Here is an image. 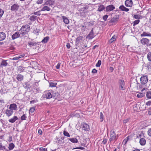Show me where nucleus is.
Wrapping results in <instances>:
<instances>
[{
    "label": "nucleus",
    "mask_w": 151,
    "mask_h": 151,
    "mask_svg": "<svg viewBox=\"0 0 151 151\" xmlns=\"http://www.w3.org/2000/svg\"><path fill=\"white\" fill-rule=\"evenodd\" d=\"M146 140L144 138H141L139 142L140 145L142 146L146 144Z\"/></svg>",
    "instance_id": "obj_24"
},
{
    "label": "nucleus",
    "mask_w": 151,
    "mask_h": 151,
    "mask_svg": "<svg viewBox=\"0 0 151 151\" xmlns=\"http://www.w3.org/2000/svg\"><path fill=\"white\" fill-rule=\"evenodd\" d=\"M104 115L102 112H101L100 114V119H101L100 122H102L104 120Z\"/></svg>",
    "instance_id": "obj_40"
},
{
    "label": "nucleus",
    "mask_w": 151,
    "mask_h": 151,
    "mask_svg": "<svg viewBox=\"0 0 151 151\" xmlns=\"http://www.w3.org/2000/svg\"><path fill=\"white\" fill-rule=\"evenodd\" d=\"M17 71L19 73H21L24 71L25 70V67L22 66H19L17 67Z\"/></svg>",
    "instance_id": "obj_22"
},
{
    "label": "nucleus",
    "mask_w": 151,
    "mask_h": 151,
    "mask_svg": "<svg viewBox=\"0 0 151 151\" xmlns=\"http://www.w3.org/2000/svg\"><path fill=\"white\" fill-rule=\"evenodd\" d=\"M35 110V109L34 108L32 107H31L29 110V112L30 113H33V112Z\"/></svg>",
    "instance_id": "obj_51"
},
{
    "label": "nucleus",
    "mask_w": 151,
    "mask_h": 151,
    "mask_svg": "<svg viewBox=\"0 0 151 151\" xmlns=\"http://www.w3.org/2000/svg\"><path fill=\"white\" fill-rule=\"evenodd\" d=\"M101 61L100 60L98 61L97 63L96 64V66L97 67H99L101 65Z\"/></svg>",
    "instance_id": "obj_48"
},
{
    "label": "nucleus",
    "mask_w": 151,
    "mask_h": 151,
    "mask_svg": "<svg viewBox=\"0 0 151 151\" xmlns=\"http://www.w3.org/2000/svg\"><path fill=\"white\" fill-rule=\"evenodd\" d=\"M7 60H2L0 63V68H3L4 67H6L8 65V63L6 62Z\"/></svg>",
    "instance_id": "obj_12"
},
{
    "label": "nucleus",
    "mask_w": 151,
    "mask_h": 151,
    "mask_svg": "<svg viewBox=\"0 0 151 151\" xmlns=\"http://www.w3.org/2000/svg\"><path fill=\"white\" fill-rule=\"evenodd\" d=\"M87 10H81L80 12V16L83 17H86L87 13Z\"/></svg>",
    "instance_id": "obj_19"
},
{
    "label": "nucleus",
    "mask_w": 151,
    "mask_h": 151,
    "mask_svg": "<svg viewBox=\"0 0 151 151\" xmlns=\"http://www.w3.org/2000/svg\"><path fill=\"white\" fill-rule=\"evenodd\" d=\"M13 111L12 110L9 109L6 110L5 111V114L8 117H9L11 116L13 113Z\"/></svg>",
    "instance_id": "obj_13"
},
{
    "label": "nucleus",
    "mask_w": 151,
    "mask_h": 151,
    "mask_svg": "<svg viewBox=\"0 0 151 151\" xmlns=\"http://www.w3.org/2000/svg\"><path fill=\"white\" fill-rule=\"evenodd\" d=\"M145 67L147 68L148 69L151 68V63L148 62L145 65Z\"/></svg>",
    "instance_id": "obj_46"
},
{
    "label": "nucleus",
    "mask_w": 151,
    "mask_h": 151,
    "mask_svg": "<svg viewBox=\"0 0 151 151\" xmlns=\"http://www.w3.org/2000/svg\"><path fill=\"white\" fill-rule=\"evenodd\" d=\"M31 83L29 81L24 82L23 84V87L24 88L28 90L31 87Z\"/></svg>",
    "instance_id": "obj_11"
},
{
    "label": "nucleus",
    "mask_w": 151,
    "mask_h": 151,
    "mask_svg": "<svg viewBox=\"0 0 151 151\" xmlns=\"http://www.w3.org/2000/svg\"><path fill=\"white\" fill-rule=\"evenodd\" d=\"M30 29V28L29 25L26 24L23 25L19 30L20 34L23 35L22 36H21V37H22L24 35L27 34Z\"/></svg>",
    "instance_id": "obj_1"
},
{
    "label": "nucleus",
    "mask_w": 151,
    "mask_h": 151,
    "mask_svg": "<svg viewBox=\"0 0 151 151\" xmlns=\"http://www.w3.org/2000/svg\"><path fill=\"white\" fill-rule=\"evenodd\" d=\"M119 15H115L109 21V23H112L114 24H115L117 23L119 20Z\"/></svg>",
    "instance_id": "obj_6"
},
{
    "label": "nucleus",
    "mask_w": 151,
    "mask_h": 151,
    "mask_svg": "<svg viewBox=\"0 0 151 151\" xmlns=\"http://www.w3.org/2000/svg\"><path fill=\"white\" fill-rule=\"evenodd\" d=\"M147 58L149 61L151 62V52H149L147 53Z\"/></svg>",
    "instance_id": "obj_39"
},
{
    "label": "nucleus",
    "mask_w": 151,
    "mask_h": 151,
    "mask_svg": "<svg viewBox=\"0 0 151 151\" xmlns=\"http://www.w3.org/2000/svg\"><path fill=\"white\" fill-rule=\"evenodd\" d=\"M19 6L17 4H14L10 7L11 10L13 12H16L19 9Z\"/></svg>",
    "instance_id": "obj_8"
},
{
    "label": "nucleus",
    "mask_w": 151,
    "mask_h": 151,
    "mask_svg": "<svg viewBox=\"0 0 151 151\" xmlns=\"http://www.w3.org/2000/svg\"><path fill=\"white\" fill-rule=\"evenodd\" d=\"M5 149V147L4 146H2V144L0 143V150H3Z\"/></svg>",
    "instance_id": "obj_55"
},
{
    "label": "nucleus",
    "mask_w": 151,
    "mask_h": 151,
    "mask_svg": "<svg viewBox=\"0 0 151 151\" xmlns=\"http://www.w3.org/2000/svg\"><path fill=\"white\" fill-rule=\"evenodd\" d=\"M147 132L148 135L151 137V128L148 129Z\"/></svg>",
    "instance_id": "obj_63"
},
{
    "label": "nucleus",
    "mask_w": 151,
    "mask_h": 151,
    "mask_svg": "<svg viewBox=\"0 0 151 151\" xmlns=\"http://www.w3.org/2000/svg\"><path fill=\"white\" fill-rule=\"evenodd\" d=\"M87 24L89 26L93 25L94 24V22H88Z\"/></svg>",
    "instance_id": "obj_53"
},
{
    "label": "nucleus",
    "mask_w": 151,
    "mask_h": 151,
    "mask_svg": "<svg viewBox=\"0 0 151 151\" xmlns=\"http://www.w3.org/2000/svg\"><path fill=\"white\" fill-rule=\"evenodd\" d=\"M133 2L132 0H126L125 2V4L126 6L132 7Z\"/></svg>",
    "instance_id": "obj_17"
},
{
    "label": "nucleus",
    "mask_w": 151,
    "mask_h": 151,
    "mask_svg": "<svg viewBox=\"0 0 151 151\" xmlns=\"http://www.w3.org/2000/svg\"><path fill=\"white\" fill-rule=\"evenodd\" d=\"M37 43H38L33 42H30L28 43V46L30 47H31L33 46H36L37 45Z\"/></svg>",
    "instance_id": "obj_33"
},
{
    "label": "nucleus",
    "mask_w": 151,
    "mask_h": 151,
    "mask_svg": "<svg viewBox=\"0 0 151 151\" xmlns=\"http://www.w3.org/2000/svg\"><path fill=\"white\" fill-rule=\"evenodd\" d=\"M24 76L21 74H18L16 77V79L18 81H21L24 79Z\"/></svg>",
    "instance_id": "obj_20"
},
{
    "label": "nucleus",
    "mask_w": 151,
    "mask_h": 151,
    "mask_svg": "<svg viewBox=\"0 0 151 151\" xmlns=\"http://www.w3.org/2000/svg\"><path fill=\"white\" fill-rule=\"evenodd\" d=\"M60 96V94L58 92H55L52 94V97L55 99H56L57 98L59 97Z\"/></svg>",
    "instance_id": "obj_32"
},
{
    "label": "nucleus",
    "mask_w": 151,
    "mask_h": 151,
    "mask_svg": "<svg viewBox=\"0 0 151 151\" xmlns=\"http://www.w3.org/2000/svg\"><path fill=\"white\" fill-rule=\"evenodd\" d=\"M146 104L147 106H151V100L149 101H147V102L146 103Z\"/></svg>",
    "instance_id": "obj_64"
},
{
    "label": "nucleus",
    "mask_w": 151,
    "mask_h": 151,
    "mask_svg": "<svg viewBox=\"0 0 151 151\" xmlns=\"http://www.w3.org/2000/svg\"><path fill=\"white\" fill-rule=\"evenodd\" d=\"M83 38V37L82 36H79L76 39V44H78L80 43V41Z\"/></svg>",
    "instance_id": "obj_27"
},
{
    "label": "nucleus",
    "mask_w": 151,
    "mask_h": 151,
    "mask_svg": "<svg viewBox=\"0 0 151 151\" xmlns=\"http://www.w3.org/2000/svg\"><path fill=\"white\" fill-rule=\"evenodd\" d=\"M134 17L136 19H141L142 16L140 14H135L134 15Z\"/></svg>",
    "instance_id": "obj_37"
},
{
    "label": "nucleus",
    "mask_w": 151,
    "mask_h": 151,
    "mask_svg": "<svg viewBox=\"0 0 151 151\" xmlns=\"http://www.w3.org/2000/svg\"><path fill=\"white\" fill-rule=\"evenodd\" d=\"M68 140L73 143H77L78 142V139L75 138H69Z\"/></svg>",
    "instance_id": "obj_29"
},
{
    "label": "nucleus",
    "mask_w": 151,
    "mask_h": 151,
    "mask_svg": "<svg viewBox=\"0 0 151 151\" xmlns=\"http://www.w3.org/2000/svg\"><path fill=\"white\" fill-rule=\"evenodd\" d=\"M107 141L106 138V136H104L103 139V140L102 142V143L104 145H105Z\"/></svg>",
    "instance_id": "obj_47"
},
{
    "label": "nucleus",
    "mask_w": 151,
    "mask_h": 151,
    "mask_svg": "<svg viewBox=\"0 0 151 151\" xmlns=\"http://www.w3.org/2000/svg\"><path fill=\"white\" fill-rule=\"evenodd\" d=\"M104 9L105 7L103 5H101L100 6H99L98 9V11H99V12H101Z\"/></svg>",
    "instance_id": "obj_36"
},
{
    "label": "nucleus",
    "mask_w": 151,
    "mask_h": 151,
    "mask_svg": "<svg viewBox=\"0 0 151 151\" xmlns=\"http://www.w3.org/2000/svg\"><path fill=\"white\" fill-rule=\"evenodd\" d=\"M50 86L51 87H55L57 85V83L53 82H50L49 83Z\"/></svg>",
    "instance_id": "obj_45"
},
{
    "label": "nucleus",
    "mask_w": 151,
    "mask_h": 151,
    "mask_svg": "<svg viewBox=\"0 0 151 151\" xmlns=\"http://www.w3.org/2000/svg\"><path fill=\"white\" fill-rule=\"evenodd\" d=\"M57 139H58V143L60 144H63L64 143L59 138H57Z\"/></svg>",
    "instance_id": "obj_54"
},
{
    "label": "nucleus",
    "mask_w": 151,
    "mask_h": 151,
    "mask_svg": "<svg viewBox=\"0 0 151 151\" xmlns=\"http://www.w3.org/2000/svg\"><path fill=\"white\" fill-rule=\"evenodd\" d=\"M50 39L49 37L47 36L45 37L41 41V42L44 43H46Z\"/></svg>",
    "instance_id": "obj_30"
},
{
    "label": "nucleus",
    "mask_w": 151,
    "mask_h": 151,
    "mask_svg": "<svg viewBox=\"0 0 151 151\" xmlns=\"http://www.w3.org/2000/svg\"><path fill=\"white\" fill-rule=\"evenodd\" d=\"M51 9L47 6H44L40 11H50Z\"/></svg>",
    "instance_id": "obj_28"
},
{
    "label": "nucleus",
    "mask_w": 151,
    "mask_h": 151,
    "mask_svg": "<svg viewBox=\"0 0 151 151\" xmlns=\"http://www.w3.org/2000/svg\"><path fill=\"white\" fill-rule=\"evenodd\" d=\"M6 37V34L3 32H0V41L5 39Z\"/></svg>",
    "instance_id": "obj_21"
},
{
    "label": "nucleus",
    "mask_w": 151,
    "mask_h": 151,
    "mask_svg": "<svg viewBox=\"0 0 151 151\" xmlns=\"http://www.w3.org/2000/svg\"><path fill=\"white\" fill-rule=\"evenodd\" d=\"M45 97L47 99H50L52 97V94L49 91H47L45 94Z\"/></svg>",
    "instance_id": "obj_18"
},
{
    "label": "nucleus",
    "mask_w": 151,
    "mask_h": 151,
    "mask_svg": "<svg viewBox=\"0 0 151 151\" xmlns=\"http://www.w3.org/2000/svg\"><path fill=\"white\" fill-rule=\"evenodd\" d=\"M147 98L148 99H151V91H148L146 94Z\"/></svg>",
    "instance_id": "obj_38"
},
{
    "label": "nucleus",
    "mask_w": 151,
    "mask_h": 151,
    "mask_svg": "<svg viewBox=\"0 0 151 151\" xmlns=\"http://www.w3.org/2000/svg\"><path fill=\"white\" fill-rule=\"evenodd\" d=\"M145 95V94L142 93H139L137 95V97L138 98H142Z\"/></svg>",
    "instance_id": "obj_43"
},
{
    "label": "nucleus",
    "mask_w": 151,
    "mask_h": 151,
    "mask_svg": "<svg viewBox=\"0 0 151 151\" xmlns=\"http://www.w3.org/2000/svg\"><path fill=\"white\" fill-rule=\"evenodd\" d=\"M85 149V148L83 147H76L73 148V150L77 149H81V150H84Z\"/></svg>",
    "instance_id": "obj_56"
},
{
    "label": "nucleus",
    "mask_w": 151,
    "mask_h": 151,
    "mask_svg": "<svg viewBox=\"0 0 151 151\" xmlns=\"http://www.w3.org/2000/svg\"><path fill=\"white\" fill-rule=\"evenodd\" d=\"M63 134L65 136L68 137H70V135L69 133L65 130H64L63 131Z\"/></svg>",
    "instance_id": "obj_41"
},
{
    "label": "nucleus",
    "mask_w": 151,
    "mask_h": 151,
    "mask_svg": "<svg viewBox=\"0 0 151 151\" xmlns=\"http://www.w3.org/2000/svg\"><path fill=\"white\" fill-rule=\"evenodd\" d=\"M118 136L116 135L115 132L113 130H111L110 132V138L109 139L110 143H111L112 141L115 142L118 139Z\"/></svg>",
    "instance_id": "obj_2"
},
{
    "label": "nucleus",
    "mask_w": 151,
    "mask_h": 151,
    "mask_svg": "<svg viewBox=\"0 0 151 151\" xmlns=\"http://www.w3.org/2000/svg\"><path fill=\"white\" fill-rule=\"evenodd\" d=\"M150 40L147 38H143L140 40V42L143 45H146L147 46H151V43H150Z\"/></svg>",
    "instance_id": "obj_5"
},
{
    "label": "nucleus",
    "mask_w": 151,
    "mask_h": 151,
    "mask_svg": "<svg viewBox=\"0 0 151 151\" xmlns=\"http://www.w3.org/2000/svg\"><path fill=\"white\" fill-rule=\"evenodd\" d=\"M140 20L139 19H138L134 21L133 23V26H135V25L137 24L139 22Z\"/></svg>",
    "instance_id": "obj_49"
},
{
    "label": "nucleus",
    "mask_w": 151,
    "mask_h": 151,
    "mask_svg": "<svg viewBox=\"0 0 151 151\" xmlns=\"http://www.w3.org/2000/svg\"><path fill=\"white\" fill-rule=\"evenodd\" d=\"M39 150L40 151H47V148H45L43 147H40L39 148Z\"/></svg>",
    "instance_id": "obj_59"
},
{
    "label": "nucleus",
    "mask_w": 151,
    "mask_h": 151,
    "mask_svg": "<svg viewBox=\"0 0 151 151\" xmlns=\"http://www.w3.org/2000/svg\"><path fill=\"white\" fill-rule=\"evenodd\" d=\"M43 0H38L36 1V3L37 4H40L42 3Z\"/></svg>",
    "instance_id": "obj_60"
},
{
    "label": "nucleus",
    "mask_w": 151,
    "mask_h": 151,
    "mask_svg": "<svg viewBox=\"0 0 151 151\" xmlns=\"http://www.w3.org/2000/svg\"><path fill=\"white\" fill-rule=\"evenodd\" d=\"M37 17L36 16L32 15L30 17V20L32 21H34L37 19Z\"/></svg>",
    "instance_id": "obj_34"
},
{
    "label": "nucleus",
    "mask_w": 151,
    "mask_h": 151,
    "mask_svg": "<svg viewBox=\"0 0 151 151\" xmlns=\"http://www.w3.org/2000/svg\"><path fill=\"white\" fill-rule=\"evenodd\" d=\"M19 31H17L12 36V39L13 40H14L17 38L19 37L20 36V33Z\"/></svg>",
    "instance_id": "obj_14"
},
{
    "label": "nucleus",
    "mask_w": 151,
    "mask_h": 151,
    "mask_svg": "<svg viewBox=\"0 0 151 151\" xmlns=\"http://www.w3.org/2000/svg\"><path fill=\"white\" fill-rule=\"evenodd\" d=\"M125 7L123 5H121L119 7V9H120L122 11H124V10L125 8Z\"/></svg>",
    "instance_id": "obj_58"
},
{
    "label": "nucleus",
    "mask_w": 151,
    "mask_h": 151,
    "mask_svg": "<svg viewBox=\"0 0 151 151\" xmlns=\"http://www.w3.org/2000/svg\"><path fill=\"white\" fill-rule=\"evenodd\" d=\"M14 147V144L12 143H11L9 144V146L8 147V148L9 150H12L13 149Z\"/></svg>",
    "instance_id": "obj_35"
},
{
    "label": "nucleus",
    "mask_w": 151,
    "mask_h": 151,
    "mask_svg": "<svg viewBox=\"0 0 151 151\" xmlns=\"http://www.w3.org/2000/svg\"><path fill=\"white\" fill-rule=\"evenodd\" d=\"M81 127L83 130L86 131H88L90 130V128L88 124L86 123L83 122L81 124Z\"/></svg>",
    "instance_id": "obj_7"
},
{
    "label": "nucleus",
    "mask_w": 151,
    "mask_h": 151,
    "mask_svg": "<svg viewBox=\"0 0 151 151\" xmlns=\"http://www.w3.org/2000/svg\"><path fill=\"white\" fill-rule=\"evenodd\" d=\"M54 3L55 1L54 0H47L45 2L44 5L51 6L54 4Z\"/></svg>",
    "instance_id": "obj_16"
},
{
    "label": "nucleus",
    "mask_w": 151,
    "mask_h": 151,
    "mask_svg": "<svg viewBox=\"0 0 151 151\" xmlns=\"http://www.w3.org/2000/svg\"><path fill=\"white\" fill-rule=\"evenodd\" d=\"M95 35L93 32V28H92L91 31L86 37V38H88L89 40H91L95 37Z\"/></svg>",
    "instance_id": "obj_10"
},
{
    "label": "nucleus",
    "mask_w": 151,
    "mask_h": 151,
    "mask_svg": "<svg viewBox=\"0 0 151 151\" xmlns=\"http://www.w3.org/2000/svg\"><path fill=\"white\" fill-rule=\"evenodd\" d=\"M132 138V137L131 136H129L126 137L124 140L125 141H126L127 142L130 140L131 139V138Z\"/></svg>",
    "instance_id": "obj_44"
},
{
    "label": "nucleus",
    "mask_w": 151,
    "mask_h": 151,
    "mask_svg": "<svg viewBox=\"0 0 151 151\" xmlns=\"http://www.w3.org/2000/svg\"><path fill=\"white\" fill-rule=\"evenodd\" d=\"M4 12V11L3 9H0V19L1 18Z\"/></svg>",
    "instance_id": "obj_52"
},
{
    "label": "nucleus",
    "mask_w": 151,
    "mask_h": 151,
    "mask_svg": "<svg viewBox=\"0 0 151 151\" xmlns=\"http://www.w3.org/2000/svg\"><path fill=\"white\" fill-rule=\"evenodd\" d=\"M115 8V7L112 4L106 7V12L111 11L114 9Z\"/></svg>",
    "instance_id": "obj_15"
},
{
    "label": "nucleus",
    "mask_w": 151,
    "mask_h": 151,
    "mask_svg": "<svg viewBox=\"0 0 151 151\" xmlns=\"http://www.w3.org/2000/svg\"><path fill=\"white\" fill-rule=\"evenodd\" d=\"M130 119V118H128L126 119H124L123 120V122L125 124L127 122H129Z\"/></svg>",
    "instance_id": "obj_57"
},
{
    "label": "nucleus",
    "mask_w": 151,
    "mask_h": 151,
    "mask_svg": "<svg viewBox=\"0 0 151 151\" xmlns=\"http://www.w3.org/2000/svg\"><path fill=\"white\" fill-rule=\"evenodd\" d=\"M33 88L32 90L33 92L35 93L39 92L40 91V88L38 87L39 84L38 82H35L33 84Z\"/></svg>",
    "instance_id": "obj_3"
},
{
    "label": "nucleus",
    "mask_w": 151,
    "mask_h": 151,
    "mask_svg": "<svg viewBox=\"0 0 151 151\" xmlns=\"http://www.w3.org/2000/svg\"><path fill=\"white\" fill-rule=\"evenodd\" d=\"M26 118L27 116H26V115L25 114H24L22 116H21V119L22 120H24L26 119Z\"/></svg>",
    "instance_id": "obj_50"
},
{
    "label": "nucleus",
    "mask_w": 151,
    "mask_h": 151,
    "mask_svg": "<svg viewBox=\"0 0 151 151\" xmlns=\"http://www.w3.org/2000/svg\"><path fill=\"white\" fill-rule=\"evenodd\" d=\"M17 106L15 104L13 103L10 105L9 108L12 111L15 110H17Z\"/></svg>",
    "instance_id": "obj_23"
},
{
    "label": "nucleus",
    "mask_w": 151,
    "mask_h": 151,
    "mask_svg": "<svg viewBox=\"0 0 151 151\" xmlns=\"http://www.w3.org/2000/svg\"><path fill=\"white\" fill-rule=\"evenodd\" d=\"M143 85L140 84L139 83H137V88L138 89H141L142 88V85Z\"/></svg>",
    "instance_id": "obj_42"
},
{
    "label": "nucleus",
    "mask_w": 151,
    "mask_h": 151,
    "mask_svg": "<svg viewBox=\"0 0 151 151\" xmlns=\"http://www.w3.org/2000/svg\"><path fill=\"white\" fill-rule=\"evenodd\" d=\"M108 17V16L107 15H104L103 17V19L105 21H106L107 18Z\"/></svg>",
    "instance_id": "obj_62"
},
{
    "label": "nucleus",
    "mask_w": 151,
    "mask_h": 151,
    "mask_svg": "<svg viewBox=\"0 0 151 151\" xmlns=\"http://www.w3.org/2000/svg\"><path fill=\"white\" fill-rule=\"evenodd\" d=\"M18 119L16 116H14V117L9 119V121L10 123H13L14 122Z\"/></svg>",
    "instance_id": "obj_26"
},
{
    "label": "nucleus",
    "mask_w": 151,
    "mask_h": 151,
    "mask_svg": "<svg viewBox=\"0 0 151 151\" xmlns=\"http://www.w3.org/2000/svg\"><path fill=\"white\" fill-rule=\"evenodd\" d=\"M118 83L119 88L122 90H124L125 89L124 81L123 80H119Z\"/></svg>",
    "instance_id": "obj_9"
},
{
    "label": "nucleus",
    "mask_w": 151,
    "mask_h": 151,
    "mask_svg": "<svg viewBox=\"0 0 151 151\" xmlns=\"http://www.w3.org/2000/svg\"><path fill=\"white\" fill-rule=\"evenodd\" d=\"M63 21L65 23L68 24L69 23V21L68 18L65 16H62Z\"/></svg>",
    "instance_id": "obj_25"
},
{
    "label": "nucleus",
    "mask_w": 151,
    "mask_h": 151,
    "mask_svg": "<svg viewBox=\"0 0 151 151\" xmlns=\"http://www.w3.org/2000/svg\"><path fill=\"white\" fill-rule=\"evenodd\" d=\"M40 11H39L36 12H35L33 13V14L35 15H37V16H40Z\"/></svg>",
    "instance_id": "obj_61"
},
{
    "label": "nucleus",
    "mask_w": 151,
    "mask_h": 151,
    "mask_svg": "<svg viewBox=\"0 0 151 151\" xmlns=\"http://www.w3.org/2000/svg\"><path fill=\"white\" fill-rule=\"evenodd\" d=\"M150 36V33H148L145 32H143V33L140 35V36L142 37L145 36Z\"/></svg>",
    "instance_id": "obj_31"
},
{
    "label": "nucleus",
    "mask_w": 151,
    "mask_h": 151,
    "mask_svg": "<svg viewBox=\"0 0 151 151\" xmlns=\"http://www.w3.org/2000/svg\"><path fill=\"white\" fill-rule=\"evenodd\" d=\"M141 83L142 85H145L147 82L148 80L147 75H142L140 78Z\"/></svg>",
    "instance_id": "obj_4"
}]
</instances>
